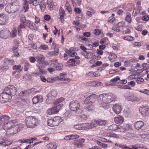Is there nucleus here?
Listing matches in <instances>:
<instances>
[{"label": "nucleus", "instance_id": "6e6d98bb", "mask_svg": "<svg viewBox=\"0 0 149 149\" xmlns=\"http://www.w3.org/2000/svg\"><path fill=\"white\" fill-rule=\"evenodd\" d=\"M36 26L35 24L33 23H32L30 25H27L28 27L30 29L32 30H35V26Z\"/></svg>", "mask_w": 149, "mask_h": 149}, {"label": "nucleus", "instance_id": "9d476101", "mask_svg": "<svg viewBox=\"0 0 149 149\" xmlns=\"http://www.w3.org/2000/svg\"><path fill=\"white\" fill-rule=\"evenodd\" d=\"M57 94V92L55 90H52L50 91L47 95L46 99L47 102L51 103V102H53L55 100Z\"/></svg>", "mask_w": 149, "mask_h": 149}, {"label": "nucleus", "instance_id": "0eeeda50", "mask_svg": "<svg viewBox=\"0 0 149 149\" xmlns=\"http://www.w3.org/2000/svg\"><path fill=\"white\" fill-rule=\"evenodd\" d=\"M69 107L71 111L77 113L80 110V104L77 101L73 100L70 103Z\"/></svg>", "mask_w": 149, "mask_h": 149}, {"label": "nucleus", "instance_id": "8fccbe9b", "mask_svg": "<svg viewBox=\"0 0 149 149\" xmlns=\"http://www.w3.org/2000/svg\"><path fill=\"white\" fill-rule=\"evenodd\" d=\"M12 142H8L6 141H1L0 142V145L2 146H8L10 145Z\"/></svg>", "mask_w": 149, "mask_h": 149}, {"label": "nucleus", "instance_id": "2eb2a0df", "mask_svg": "<svg viewBox=\"0 0 149 149\" xmlns=\"http://www.w3.org/2000/svg\"><path fill=\"white\" fill-rule=\"evenodd\" d=\"M149 109L148 107L142 106L139 109V111L143 116L147 115L148 113Z\"/></svg>", "mask_w": 149, "mask_h": 149}, {"label": "nucleus", "instance_id": "338daca9", "mask_svg": "<svg viewBox=\"0 0 149 149\" xmlns=\"http://www.w3.org/2000/svg\"><path fill=\"white\" fill-rule=\"evenodd\" d=\"M128 85L131 86L132 87L134 86L135 85V82L134 81H131L127 83Z\"/></svg>", "mask_w": 149, "mask_h": 149}, {"label": "nucleus", "instance_id": "603ef678", "mask_svg": "<svg viewBox=\"0 0 149 149\" xmlns=\"http://www.w3.org/2000/svg\"><path fill=\"white\" fill-rule=\"evenodd\" d=\"M71 140H75L79 138V136L77 135L72 134L70 135Z\"/></svg>", "mask_w": 149, "mask_h": 149}, {"label": "nucleus", "instance_id": "ddd939ff", "mask_svg": "<svg viewBox=\"0 0 149 149\" xmlns=\"http://www.w3.org/2000/svg\"><path fill=\"white\" fill-rule=\"evenodd\" d=\"M75 59L72 58L69 60L68 63V64L70 66H76L79 64L80 63V61L77 59H79L80 58L78 56H76Z\"/></svg>", "mask_w": 149, "mask_h": 149}, {"label": "nucleus", "instance_id": "69168bd1", "mask_svg": "<svg viewBox=\"0 0 149 149\" xmlns=\"http://www.w3.org/2000/svg\"><path fill=\"white\" fill-rule=\"evenodd\" d=\"M144 79L143 78H139L137 79L136 80V82L138 84H140L141 82H143Z\"/></svg>", "mask_w": 149, "mask_h": 149}, {"label": "nucleus", "instance_id": "f704fd0d", "mask_svg": "<svg viewBox=\"0 0 149 149\" xmlns=\"http://www.w3.org/2000/svg\"><path fill=\"white\" fill-rule=\"evenodd\" d=\"M95 142L98 145L103 148H106L108 147L107 145L106 144L102 143L100 141L96 140H95Z\"/></svg>", "mask_w": 149, "mask_h": 149}, {"label": "nucleus", "instance_id": "5fc2aeb1", "mask_svg": "<svg viewBox=\"0 0 149 149\" xmlns=\"http://www.w3.org/2000/svg\"><path fill=\"white\" fill-rule=\"evenodd\" d=\"M29 93V91H24L20 93V95L22 96H25L27 95Z\"/></svg>", "mask_w": 149, "mask_h": 149}, {"label": "nucleus", "instance_id": "4be33fe9", "mask_svg": "<svg viewBox=\"0 0 149 149\" xmlns=\"http://www.w3.org/2000/svg\"><path fill=\"white\" fill-rule=\"evenodd\" d=\"M85 104V109L86 111H90L94 110V106L93 104L89 103L88 104Z\"/></svg>", "mask_w": 149, "mask_h": 149}, {"label": "nucleus", "instance_id": "5701e85b", "mask_svg": "<svg viewBox=\"0 0 149 149\" xmlns=\"http://www.w3.org/2000/svg\"><path fill=\"white\" fill-rule=\"evenodd\" d=\"M81 53L86 58H91L94 57L93 53L91 52L83 51Z\"/></svg>", "mask_w": 149, "mask_h": 149}, {"label": "nucleus", "instance_id": "a18cd8bd", "mask_svg": "<svg viewBox=\"0 0 149 149\" xmlns=\"http://www.w3.org/2000/svg\"><path fill=\"white\" fill-rule=\"evenodd\" d=\"M67 53L68 54L69 56L72 57L74 56L75 55L77 54L76 52L73 51L71 52V51H68Z\"/></svg>", "mask_w": 149, "mask_h": 149}, {"label": "nucleus", "instance_id": "052dcab7", "mask_svg": "<svg viewBox=\"0 0 149 149\" xmlns=\"http://www.w3.org/2000/svg\"><path fill=\"white\" fill-rule=\"evenodd\" d=\"M55 80L56 79H55L51 78H47V81L48 82L52 83L54 82Z\"/></svg>", "mask_w": 149, "mask_h": 149}, {"label": "nucleus", "instance_id": "bb28decb", "mask_svg": "<svg viewBox=\"0 0 149 149\" xmlns=\"http://www.w3.org/2000/svg\"><path fill=\"white\" fill-rule=\"evenodd\" d=\"M47 5H48L49 9L51 10L53 9L55 6L53 0H47Z\"/></svg>", "mask_w": 149, "mask_h": 149}, {"label": "nucleus", "instance_id": "49530a36", "mask_svg": "<svg viewBox=\"0 0 149 149\" xmlns=\"http://www.w3.org/2000/svg\"><path fill=\"white\" fill-rule=\"evenodd\" d=\"M117 26L119 28H122L123 29L125 27V24L124 22H119L117 24Z\"/></svg>", "mask_w": 149, "mask_h": 149}, {"label": "nucleus", "instance_id": "dca6fc26", "mask_svg": "<svg viewBox=\"0 0 149 149\" xmlns=\"http://www.w3.org/2000/svg\"><path fill=\"white\" fill-rule=\"evenodd\" d=\"M8 21V19L5 14L3 13L0 14V24H6Z\"/></svg>", "mask_w": 149, "mask_h": 149}, {"label": "nucleus", "instance_id": "680f3d73", "mask_svg": "<svg viewBox=\"0 0 149 149\" xmlns=\"http://www.w3.org/2000/svg\"><path fill=\"white\" fill-rule=\"evenodd\" d=\"M112 29L114 31L118 32H119L120 31V28H119L117 26L113 27L112 28Z\"/></svg>", "mask_w": 149, "mask_h": 149}, {"label": "nucleus", "instance_id": "72a5a7b5", "mask_svg": "<svg viewBox=\"0 0 149 149\" xmlns=\"http://www.w3.org/2000/svg\"><path fill=\"white\" fill-rule=\"evenodd\" d=\"M140 8L139 7L135 8L133 10L132 15L134 17L136 16L140 12Z\"/></svg>", "mask_w": 149, "mask_h": 149}, {"label": "nucleus", "instance_id": "2f4dec72", "mask_svg": "<svg viewBox=\"0 0 149 149\" xmlns=\"http://www.w3.org/2000/svg\"><path fill=\"white\" fill-rule=\"evenodd\" d=\"M118 126L116 124H113L110 125L108 129L110 130L117 131Z\"/></svg>", "mask_w": 149, "mask_h": 149}, {"label": "nucleus", "instance_id": "b1692460", "mask_svg": "<svg viewBox=\"0 0 149 149\" xmlns=\"http://www.w3.org/2000/svg\"><path fill=\"white\" fill-rule=\"evenodd\" d=\"M8 120V117L7 116H1L0 117V125H3Z\"/></svg>", "mask_w": 149, "mask_h": 149}, {"label": "nucleus", "instance_id": "473e14b6", "mask_svg": "<svg viewBox=\"0 0 149 149\" xmlns=\"http://www.w3.org/2000/svg\"><path fill=\"white\" fill-rule=\"evenodd\" d=\"M109 59L112 61H115L117 58V56L113 53H111V54L109 56Z\"/></svg>", "mask_w": 149, "mask_h": 149}, {"label": "nucleus", "instance_id": "f8f14e48", "mask_svg": "<svg viewBox=\"0 0 149 149\" xmlns=\"http://www.w3.org/2000/svg\"><path fill=\"white\" fill-rule=\"evenodd\" d=\"M97 95H96L94 94L91 95L86 99L84 102L85 104H93L95 101Z\"/></svg>", "mask_w": 149, "mask_h": 149}, {"label": "nucleus", "instance_id": "79ce46f5", "mask_svg": "<svg viewBox=\"0 0 149 149\" xmlns=\"http://www.w3.org/2000/svg\"><path fill=\"white\" fill-rule=\"evenodd\" d=\"M123 38L125 40L128 41H132L134 40V38L130 36H127L124 37Z\"/></svg>", "mask_w": 149, "mask_h": 149}, {"label": "nucleus", "instance_id": "39448f33", "mask_svg": "<svg viewBox=\"0 0 149 149\" xmlns=\"http://www.w3.org/2000/svg\"><path fill=\"white\" fill-rule=\"evenodd\" d=\"M106 121L105 120H94L91 123L86 124V129H91L96 127L97 125H104L106 124Z\"/></svg>", "mask_w": 149, "mask_h": 149}, {"label": "nucleus", "instance_id": "cd10ccee", "mask_svg": "<svg viewBox=\"0 0 149 149\" xmlns=\"http://www.w3.org/2000/svg\"><path fill=\"white\" fill-rule=\"evenodd\" d=\"M61 107V104L57 105L56 106L52 108L51 109L53 112V113H57L60 110Z\"/></svg>", "mask_w": 149, "mask_h": 149}, {"label": "nucleus", "instance_id": "c85d7f7f", "mask_svg": "<svg viewBox=\"0 0 149 149\" xmlns=\"http://www.w3.org/2000/svg\"><path fill=\"white\" fill-rule=\"evenodd\" d=\"M57 148L56 145L54 143H51L46 146V149H56Z\"/></svg>", "mask_w": 149, "mask_h": 149}, {"label": "nucleus", "instance_id": "e433bc0d", "mask_svg": "<svg viewBox=\"0 0 149 149\" xmlns=\"http://www.w3.org/2000/svg\"><path fill=\"white\" fill-rule=\"evenodd\" d=\"M125 20L128 23H130L132 22V18L130 13H129L125 18Z\"/></svg>", "mask_w": 149, "mask_h": 149}, {"label": "nucleus", "instance_id": "7c9ffc66", "mask_svg": "<svg viewBox=\"0 0 149 149\" xmlns=\"http://www.w3.org/2000/svg\"><path fill=\"white\" fill-rule=\"evenodd\" d=\"M39 5L41 10L44 12L45 9L46 7L45 3L44 0H42L40 3Z\"/></svg>", "mask_w": 149, "mask_h": 149}, {"label": "nucleus", "instance_id": "4c0bfd02", "mask_svg": "<svg viewBox=\"0 0 149 149\" xmlns=\"http://www.w3.org/2000/svg\"><path fill=\"white\" fill-rule=\"evenodd\" d=\"M21 65H15L13 66V68L14 70H18V72H20L22 70V69L20 68Z\"/></svg>", "mask_w": 149, "mask_h": 149}, {"label": "nucleus", "instance_id": "a211bd4d", "mask_svg": "<svg viewBox=\"0 0 149 149\" xmlns=\"http://www.w3.org/2000/svg\"><path fill=\"white\" fill-rule=\"evenodd\" d=\"M10 33L8 30H3L0 31V37L3 38H8Z\"/></svg>", "mask_w": 149, "mask_h": 149}, {"label": "nucleus", "instance_id": "f3484780", "mask_svg": "<svg viewBox=\"0 0 149 149\" xmlns=\"http://www.w3.org/2000/svg\"><path fill=\"white\" fill-rule=\"evenodd\" d=\"M128 127L129 126L127 124L124 125L123 127L119 125L117 131L122 132H126L128 130Z\"/></svg>", "mask_w": 149, "mask_h": 149}, {"label": "nucleus", "instance_id": "4468645a", "mask_svg": "<svg viewBox=\"0 0 149 149\" xmlns=\"http://www.w3.org/2000/svg\"><path fill=\"white\" fill-rule=\"evenodd\" d=\"M14 123L11 121L8 122L7 121L2 126V128L3 129V130H2V132H4L8 129L10 128L14 125Z\"/></svg>", "mask_w": 149, "mask_h": 149}, {"label": "nucleus", "instance_id": "c03bdc74", "mask_svg": "<svg viewBox=\"0 0 149 149\" xmlns=\"http://www.w3.org/2000/svg\"><path fill=\"white\" fill-rule=\"evenodd\" d=\"M104 136H107L109 137H116V135L112 133H104V135H103Z\"/></svg>", "mask_w": 149, "mask_h": 149}, {"label": "nucleus", "instance_id": "774afa93", "mask_svg": "<svg viewBox=\"0 0 149 149\" xmlns=\"http://www.w3.org/2000/svg\"><path fill=\"white\" fill-rule=\"evenodd\" d=\"M94 73H95L94 72L91 71V72H88L86 74V75L88 76L94 77Z\"/></svg>", "mask_w": 149, "mask_h": 149}, {"label": "nucleus", "instance_id": "9b49d317", "mask_svg": "<svg viewBox=\"0 0 149 149\" xmlns=\"http://www.w3.org/2000/svg\"><path fill=\"white\" fill-rule=\"evenodd\" d=\"M9 96L5 92V91L0 94V102L2 103L8 102L9 101Z\"/></svg>", "mask_w": 149, "mask_h": 149}, {"label": "nucleus", "instance_id": "a19ab883", "mask_svg": "<svg viewBox=\"0 0 149 149\" xmlns=\"http://www.w3.org/2000/svg\"><path fill=\"white\" fill-rule=\"evenodd\" d=\"M118 88H120L131 89V88L127 85H118Z\"/></svg>", "mask_w": 149, "mask_h": 149}, {"label": "nucleus", "instance_id": "ea45409f", "mask_svg": "<svg viewBox=\"0 0 149 149\" xmlns=\"http://www.w3.org/2000/svg\"><path fill=\"white\" fill-rule=\"evenodd\" d=\"M96 81H91L87 83L86 85L89 86L96 87Z\"/></svg>", "mask_w": 149, "mask_h": 149}, {"label": "nucleus", "instance_id": "13d9d810", "mask_svg": "<svg viewBox=\"0 0 149 149\" xmlns=\"http://www.w3.org/2000/svg\"><path fill=\"white\" fill-rule=\"evenodd\" d=\"M102 63L101 61H97L94 64L91 66V67H94L96 66H98L100 65Z\"/></svg>", "mask_w": 149, "mask_h": 149}, {"label": "nucleus", "instance_id": "4d7b16f0", "mask_svg": "<svg viewBox=\"0 0 149 149\" xmlns=\"http://www.w3.org/2000/svg\"><path fill=\"white\" fill-rule=\"evenodd\" d=\"M20 19L23 23H25L26 21L25 17L23 15H22L20 16Z\"/></svg>", "mask_w": 149, "mask_h": 149}, {"label": "nucleus", "instance_id": "f03ea898", "mask_svg": "<svg viewBox=\"0 0 149 149\" xmlns=\"http://www.w3.org/2000/svg\"><path fill=\"white\" fill-rule=\"evenodd\" d=\"M19 2L17 0H11V2L8 3L6 7V11L8 13H13L19 9Z\"/></svg>", "mask_w": 149, "mask_h": 149}, {"label": "nucleus", "instance_id": "6e6552de", "mask_svg": "<svg viewBox=\"0 0 149 149\" xmlns=\"http://www.w3.org/2000/svg\"><path fill=\"white\" fill-rule=\"evenodd\" d=\"M60 120V117L58 116L49 119L47 121L48 125L51 127L57 126L61 122Z\"/></svg>", "mask_w": 149, "mask_h": 149}, {"label": "nucleus", "instance_id": "7ed1b4c3", "mask_svg": "<svg viewBox=\"0 0 149 149\" xmlns=\"http://www.w3.org/2000/svg\"><path fill=\"white\" fill-rule=\"evenodd\" d=\"M24 125L22 123L14 125L8 129L4 132L6 136H11L17 133L23 128Z\"/></svg>", "mask_w": 149, "mask_h": 149}, {"label": "nucleus", "instance_id": "58836bf2", "mask_svg": "<svg viewBox=\"0 0 149 149\" xmlns=\"http://www.w3.org/2000/svg\"><path fill=\"white\" fill-rule=\"evenodd\" d=\"M54 51L51 52L50 53H49V54H50V55H57V54L58 52L59 49H58V47H56L55 49H54Z\"/></svg>", "mask_w": 149, "mask_h": 149}, {"label": "nucleus", "instance_id": "c756f323", "mask_svg": "<svg viewBox=\"0 0 149 149\" xmlns=\"http://www.w3.org/2000/svg\"><path fill=\"white\" fill-rule=\"evenodd\" d=\"M126 99L129 101H135L137 100V98L134 95H132L127 96Z\"/></svg>", "mask_w": 149, "mask_h": 149}, {"label": "nucleus", "instance_id": "3c124183", "mask_svg": "<svg viewBox=\"0 0 149 149\" xmlns=\"http://www.w3.org/2000/svg\"><path fill=\"white\" fill-rule=\"evenodd\" d=\"M17 35V31L16 29H13L11 33V37L13 38L15 37Z\"/></svg>", "mask_w": 149, "mask_h": 149}, {"label": "nucleus", "instance_id": "0e129e2a", "mask_svg": "<svg viewBox=\"0 0 149 149\" xmlns=\"http://www.w3.org/2000/svg\"><path fill=\"white\" fill-rule=\"evenodd\" d=\"M48 48V46L46 45H42L40 46V49L43 50H46Z\"/></svg>", "mask_w": 149, "mask_h": 149}, {"label": "nucleus", "instance_id": "864d4df0", "mask_svg": "<svg viewBox=\"0 0 149 149\" xmlns=\"http://www.w3.org/2000/svg\"><path fill=\"white\" fill-rule=\"evenodd\" d=\"M99 140L103 142H109L110 143H112V142L111 141L108 140L104 138H101Z\"/></svg>", "mask_w": 149, "mask_h": 149}, {"label": "nucleus", "instance_id": "bf43d9fd", "mask_svg": "<svg viewBox=\"0 0 149 149\" xmlns=\"http://www.w3.org/2000/svg\"><path fill=\"white\" fill-rule=\"evenodd\" d=\"M119 147L121 149H130V148L125 145H122L119 146Z\"/></svg>", "mask_w": 149, "mask_h": 149}, {"label": "nucleus", "instance_id": "1a4fd4ad", "mask_svg": "<svg viewBox=\"0 0 149 149\" xmlns=\"http://www.w3.org/2000/svg\"><path fill=\"white\" fill-rule=\"evenodd\" d=\"M5 92L8 94L10 96L15 95L17 91V88L13 85L9 86L4 89Z\"/></svg>", "mask_w": 149, "mask_h": 149}, {"label": "nucleus", "instance_id": "f257e3e1", "mask_svg": "<svg viewBox=\"0 0 149 149\" xmlns=\"http://www.w3.org/2000/svg\"><path fill=\"white\" fill-rule=\"evenodd\" d=\"M100 99L102 100L100 104V106L105 108L109 107V103L114 101L116 99V97L111 93L102 94L99 95Z\"/></svg>", "mask_w": 149, "mask_h": 149}, {"label": "nucleus", "instance_id": "37998d69", "mask_svg": "<svg viewBox=\"0 0 149 149\" xmlns=\"http://www.w3.org/2000/svg\"><path fill=\"white\" fill-rule=\"evenodd\" d=\"M8 69V67L7 65H1L0 66V71H5Z\"/></svg>", "mask_w": 149, "mask_h": 149}, {"label": "nucleus", "instance_id": "e2e57ef3", "mask_svg": "<svg viewBox=\"0 0 149 149\" xmlns=\"http://www.w3.org/2000/svg\"><path fill=\"white\" fill-rule=\"evenodd\" d=\"M54 64L56 65V68L57 70H60L61 69V68L59 66H61V64L59 63H54Z\"/></svg>", "mask_w": 149, "mask_h": 149}, {"label": "nucleus", "instance_id": "aec40b11", "mask_svg": "<svg viewBox=\"0 0 149 149\" xmlns=\"http://www.w3.org/2000/svg\"><path fill=\"white\" fill-rule=\"evenodd\" d=\"M43 97L41 95L37 96L34 97L32 99L33 103L36 104L38 102H41L42 101Z\"/></svg>", "mask_w": 149, "mask_h": 149}, {"label": "nucleus", "instance_id": "c9c22d12", "mask_svg": "<svg viewBox=\"0 0 149 149\" xmlns=\"http://www.w3.org/2000/svg\"><path fill=\"white\" fill-rule=\"evenodd\" d=\"M120 79V78L118 76L116 77L113 79H111L110 80V81L111 82H113V83L111 84H110L109 85H111V86H115L116 85L117 82L116 81L119 80Z\"/></svg>", "mask_w": 149, "mask_h": 149}, {"label": "nucleus", "instance_id": "393cba45", "mask_svg": "<svg viewBox=\"0 0 149 149\" xmlns=\"http://www.w3.org/2000/svg\"><path fill=\"white\" fill-rule=\"evenodd\" d=\"M114 120L117 124H121L123 122L124 119L122 116L118 115L114 118Z\"/></svg>", "mask_w": 149, "mask_h": 149}, {"label": "nucleus", "instance_id": "09e8293b", "mask_svg": "<svg viewBox=\"0 0 149 149\" xmlns=\"http://www.w3.org/2000/svg\"><path fill=\"white\" fill-rule=\"evenodd\" d=\"M64 100V99L63 97H61L59 99H57L55 101L54 104H58Z\"/></svg>", "mask_w": 149, "mask_h": 149}, {"label": "nucleus", "instance_id": "de8ad7c7", "mask_svg": "<svg viewBox=\"0 0 149 149\" xmlns=\"http://www.w3.org/2000/svg\"><path fill=\"white\" fill-rule=\"evenodd\" d=\"M20 103L21 105L22 106H24L27 104L26 100H25V99H22Z\"/></svg>", "mask_w": 149, "mask_h": 149}, {"label": "nucleus", "instance_id": "412c9836", "mask_svg": "<svg viewBox=\"0 0 149 149\" xmlns=\"http://www.w3.org/2000/svg\"><path fill=\"white\" fill-rule=\"evenodd\" d=\"M144 125V123L141 121H137L134 124L135 128L137 130L142 129Z\"/></svg>", "mask_w": 149, "mask_h": 149}, {"label": "nucleus", "instance_id": "20e7f679", "mask_svg": "<svg viewBox=\"0 0 149 149\" xmlns=\"http://www.w3.org/2000/svg\"><path fill=\"white\" fill-rule=\"evenodd\" d=\"M38 123V119L34 117L30 116L26 118V125L27 128H34Z\"/></svg>", "mask_w": 149, "mask_h": 149}, {"label": "nucleus", "instance_id": "a878e982", "mask_svg": "<svg viewBox=\"0 0 149 149\" xmlns=\"http://www.w3.org/2000/svg\"><path fill=\"white\" fill-rule=\"evenodd\" d=\"M37 61L40 64H42L45 58L42 55L39 54L36 58Z\"/></svg>", "mask_w": 149, "mask_h": 149}, {"label": "nucleus", "instance_id": "6ab92c4d", "mask_svg": "<svg viewBox=\"0 0 149 149\" xmlns=\"http://www.w3.org/2000/svg\"><path fill=\"white\" fill-rule=\"evenodd\" d=\"M112 109L113 111L117 114L119 113L121 110V106L118 104L114 105Z\"/></svg>", "mask_w": 149, "mask_h": 149}, {"label": "nucleus", "instance_id": "423d86ee", "mask_svg": "<svg viewBox=\"0 0 149 149\" xmlns=\"http://www.w3.org/2000/svg\"><path fill=\"white\" fill-rule=\"evenodd\" d=\"M23 8L25 9V12H27L29 9V4H32L34 6L38 5L39 1V0H24L23 1Z\"/></svg>", "mask_w": 149, "mask_h": 149}]
</instances>
